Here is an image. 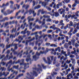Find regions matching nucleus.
<instances>
[{
  "instance_id": "53",
  "label": "nucleus",
  "mask_w": 79,
  "mask_h": 79,
  "mask_svg": "<svg viewBox=\"0 0 79 79\" xmlns=\"http://www.w3.org/2000/svg\"><path fill=\"white\" fill-rule=\"evenodd\" d=\"M2 47V48H3L5 47V45L3 44H0V47Z\"/></svg>"
},
{
  "instance_id": "6",
  "label": "nucleus",
  "mask_w": 79,
  "mask_h": 79,
  "mask_svg": "<svg viewBox=\"0 0 79 79\" xmlns=\"http://www.w3.org/2000/svg\"><path fill=\"white\" fill-rule=\"evenodd\" d=\"M65 9H63L61 8V9H60L58 10V12L60 13V15H62L63 13H64V12H65Z\"/></svg>"
},
{
  "instance_id": "37",
  "label": "nucleus",
  "mask_w": 79,
  "mask_h": 79,
  "mask_svg": "<svg viewBox=\"0 0 79 79\" xmlns=\"http://www.w3.org/2000/svg\"><path fill=\"white\" fill-rule=\"evenodd\" d=\"M46 8L47 9V10H48V11H51L52 10V8L46 6Z\"/></svg>"
},
{
  "instance_id": "12",
  "label": "nucleus",
  "mask_w": 79,
  "mask_h": 79,
  "mask_svg": "<svg viewBox=\"0 0 79 79\" xmlns=\"http://www.w3.org/2000/svg\"><path fill=\"white\" fill-rule=\"evenodd\" d=\"M45 53V51H40V53H38V52H36V55H37V56H40V54H44Z\"/></svg>"
},
{
  "instance_id": "35",
  "label": "nucleus",
  "mask_w": 79,
  "mask_h": 79,
  "mask_svg": "<svg viewBox=\"0 0 79 79\" xmlns=\"http://www.w3.org/2000/svg\"><path fill=\"white\" fill-rule=\"evenodd\" d=\"M23 51L22 50L21 52L19 53L18 54V56H19V55L20 58H21V56H22V53H23Z\"/></svg>"
},
{
  "instance_id": "18",
  "label": "nucleus",
  "mask_w": 79,
  "mask_h": 79,
  "mask_svg": "<svg viewBox=\"0 0 79 79\" xmlns=\"http://www.w3.org/2000/svg\"><path fill=\"white\" fill-rule=\"evenodd\" d=\"M61 54L64 55L65 56H67V54H66V52L65 51H64V50H62L61 51Z\"/></svg>"
},
{
  "instance_id": "32",
  "label": "nucleus",
  "mask_w": 79,
  "mask_h": 79,
  "mask_svg": "<svg viewBox=\"0 0 79 79\" xmlns=\"http://www.w3.org/2000/svg\"><path fill=\"white\" fill-rule=\"evenodd\" d=\"M3 61H6V60H5V57H4V59H2V62H1V64H2V66H4L5 64V63L4 62H3Z\"/></svg>"
},
{
  "instance_id": "36",
  "label": "nucleus",
  "mask_w": 79,
  "mask_h": 79,
  "mask_svg": "<svg viewBox=\"0 0 79 79\" xmlns=\"http://www.w3.org/2000/svg\"><path fill=\"white\" fill-rule=\"evenodd\" d=\"M19 67V65H18L17 66H15V65H14L13 66V69H17Z\"/></svg>"
},
{
  "instance_id": "11",
  "label": "nucleus",
  "mask_w": 79,
  "mask_h": 79,
  "mask_svg": "<svg viewBox=\"0 0 79 79\" xmlns=\"http://www.w3.org/2000/svg\"><path fill=\"white\" fill-rule=\"evenodd\" d=\"M70 60L72 61V64H73V66H75V64H76V60H75V59L71 58Z\"/></svg>"
},
{
  "instance_id": "60",
  "label": "nucleus",
  "mask_w": 79,
  "mask_h": 79,
  "mask_svg": "<svg viewBox=\"0 0 79 79\" xmlns=\"http://www.w3.org/2000/svg\"><path fill=\"white\" fill-rule=\"evenodd\" d=\"M71 41L72 43H74L76 41V40L74 39H73V40H71Z\"/></svg>"
},
{
  "instance_id": "20",
  "label": "nucleus",
  "mask_w": 79,
  "mask_h": 79,
  "mask_svg": "<svg viewBox=\"0 0 79 79\" xmlns=\"http://www.w3.org/2000/svg\"><path fill=\"white\" fill-rule=\"evenodd\" d=\"M10 68H11V65H9L8 66V68L7 69V71H9V72H10V71L13 69L12 68H11L10 69Z\"/></svg>"
},
{
  "instance_id": "4",
  "label": "nucleus",
  "mask_w": 79,
  "mask_h": 79,
  "mask_svg": "<svg viewBox=\"0 0 79 79\" xmlns=\"http://www.w3.org/2000/svg\"><path fill=\"white\" fill-rule=\"evenodd\" d=\"M10 74V73L9 72H6V73L5 72H3V73L2 74V72H1L0 73V77H1L2 76V75H3L5 76V77H6L8 75Z\"/></svg>"
},
{
  "instance_id": "27",
  "label": "nucleus",
  "mask_w": 79,
  "mask_h": 79,
  "mask_svg": "<svg viewBox=\"0 0 79 79\" xmlns=\"http://www.w3.org/2000/svg\"><path fill=\"white\" fill-rule=\"evenodd\" d=\"M6 70V69L4 67H1L0 69V71L1 70L2 71H5Z\"/></svg>"
},
{
  "instance_id": "28",
  "label": "nucleus",
  "mask_w": 79,
  "mask_h": 79,
  "mask_svg": "<svg viewBox=\"0 0 79 79\" xmlns=\"http://www.w3.org/2000/svg\"><path fill=\"white\" fill-rule=\"evenodd\" d=\"M54 14L56 17H57V16H59V13L57 12H54Z\"/></svg>"
},
{
  "instance_id": "43",
  "label": "nucleus",
  "mask_w": 79,
  "mask_h": 79,
  "mask_svg": "<svg viewBox=\"0 0 79 79\" xmlns=\"http://www.w3.org/2000/svg\"><path fill=\"white\" fill-rule=\"evenodd\" d=\"M53 23H55V24H58V23H59V21L58 20L56 21L55 20H53Z\"/></svg>"
},
{
  "instance_id": "24",
  "label": "nucleus",
  "mask_w": 79,
  "mask_h": 79,
  "mask_svg": "<svg viewBox=\"0 0 79 79\" xmlns=\"http://www.w3.org/2000/svg\"><path fill=\"white\" fill-rule=\"evenodd\" d=\"M33 23L32 22L30 23H29V29L30 30H31V29H32V25Z\"/></svg>"
},
{
  "instance_id": "30",
  "label": "nucleus",
  "mask_w": 79,
  "mask_h": 79,
  "mask_svg": "<svg viewBox=\"0 0 79 79\" xmlns=\"http://www.w3.org/2000/svg\"><path fill=\"white\" fill-rule=\"evenodd\" d=\"M20 62V61L19 60H18V61L17 62H15V61H14L12 63V64H14L15 63V64H18V63H19Z\"/></svg>"
},
{
  "instance_id": "44",
  "label": "nucleus",
  "mask_w": 79,
  "mask_h": 79,
  "mask_svg": "<svg viewBox=\"0 0 79 79\" xmlns=\"http://www.w3.org/2000/svg\"><path fill=\"white\" fill-rule=\"evenodd\" d=\"M75 3L77 5V4H79V0H75L74 1Z\"/></svg>"
},
{
  "instance_id": "64",
  "label": "nucleus",
  "mask_w": 79,
  "mask_h": 79,
  "mask_svg": "<svg viewBox=\"0 0 79 79\" xmlns=\"http://www.w3.org/2000/svg\"><path fill=\"white\" fill-rule=\"evenodd\" d=\"M45 45L46 46H50V43H46Z\"/></svg>"
},
{
  "instance_id": "39",
  "label": "nucleus",
  "mask_w": 79,
  "mask_h": 79,
  "mask_svg": "<svg viewBox=\"0 0 79 79\" xmlns=\"http://www.w3.org/2000/svg\"><path fill=\"white\" fill-rule=\"evenodd\" d=\"M74 72H75V71L74 70H73L71 72V73L72 74H73V76H74L76 75V73Z\"/></svg>"
},
{
  "instance_id": "34",
  "label": "nucleus",
  "mask_w": 79,
  "mask_h": 79,
  "mask_svg": "<svg viewBox=\"0 0 79 79\" xmlns=\"http://www.w3.org/2000/svg\"><path fill=\"white\" fill-rule=\"evenodd\" d=\"M40 12L41 13V14L42 15H44L45 14V13H46L47 12L46 11H44V9H42L41 10Z\"/></svg>"
},
{
  "instance_id": "2",
  "label": "nucleus",
  "mask_w": 79,
  "mask_h": 79,
  "mask_svg": "<svg viewBox=\"0 0 79 79\" xmlns=\"http://www.w3.org/2000/svg\"><path fill=\"white\" fill-rule=\"evenodd\" d=\"M50 58H51V60H50ZM50 57H47V61H46V60H45V58H43V60H44V61L45 62V63H47L48 64H51V63H52V61L54 59V60L53 61V64H56V66H57V67H58V66H60V64H56V60L57 58L56 57H54L53 56H50Z\"/></svg>"
},
{
  "instance_id": "48",
  "label": "nucleus",
  "mask_w": 79,
  "mask_h": 79,
  "mask_svg": "<svg viewBox=\"0 0 79 79\" xmlns=\"http://www.w3.org/2000/svg\"><path fill=\"white\" fill-rule=\"evenodd\" d=\"M51 47H57V45L54 44H52L50 45Z\"/></svg>"
},
{
  "instance_id": "38",
  "label": "nucleus",
  "mask_w": 79,
  "mask_h": 79,
  "mask_svg": "<svg viewBox=\"0 0 79 79\" xmlns=\"http://www.w3.org/2000/svg\"><path fill=\"white\" fill-rule=\"evenodd\" d=\"M14 47H15L14 49L15 50H16L18 48V47H17V44H14L13 45Z\"/></svg>"
},
{
  "instance_id": "46",
  "label": "nucleus",
  "mask_w": 79,
  "mask_h": 79,
  "mask_svg": "<svg viewBox=\"0 0 79 79\" xmlns=\"http://www.w3.org/2000/svg\"><path fill=\"white\" fill-rule=\"evenodd\" d=\"M77 29H75L73 32V34H75L77 32Z\"/></svg>"
},
{
  "instance_id": "47",
  "label": "nucleus",
  "mask_w": 79,
  "mask_h": 79,
  "mask_svg": "<svg viewBox=\"0 0 79 79\" xmlns=\"http://www.w3.org/2000/svg\"><path fill=\"white\" fill-rule=\"evenodd\" d=\"M45 19H43V23L42 24V26H43L44 24H45Z\"/></svg>"
},
{
  "instance_id": "58",
  "label": "nucleus",
  "mask_w": 79,
  "mask_h": 79,
  "mask_svg": "<svg viewBox=\"0 0 79 79\" xmlns=\"http://www.w3.org/2000/svg\"><path fill=\"white\" fill-rule=\"evenodd\" d=\"M28 12H29V15H31V14H32V10L30 9L29 10V11H28Z\"/></svg>"
},
{
  "instance_id": "49",
  "label": "nucleus",
  "mask_w": 79,
  "mask_h": 79,
  "mask_svg": "<svg viewBox=\"0 0 79 79\" xmlns=\"http://www.w3.org/2000/svg\"><path fill=\"white\" fill-rule=\"evenodd\" d=\"M5 18H3L2 20H0V23H2V22H5Z\"/></svg>"
},
{
  "instance_id": "16",
  "label": "nucleus",
  "mask_w": 79,
  "mask_h": 79,
  "mask_svg": "<svg viewBox=\"0 0 79 79\" xmlns=\"http://www.w3.org/2000/svg\"><path fill=\"white\" fill-rule=\"evenodd\" d=\"M22 7L24 8L26 10H27V8H29V6L28 5H25V4H23L22 6Z\"/></svg>"
},
{
  "instance_id": "19",
  "label": "nucleus",
  "mask_w": 79,
  "mask_h": 79,
  "mask_svg": "<svg viewBox=\"0 0 79 79\" xmlns=\"http://www.w3.org/2000/svg\"><path fill=\"white\" fill-rule=\"evenodd\" d=\"M67 78L70 77L71 79H72L73 77V76L71 73H70L67 76Z\"/></svg>"
},
{
  "instance_id": "9",
  "label": "nucleus",
  "mask_w": 79,
  "mask_h": 79,
  "mask_svg": "<svg viewBox=\"0 0 79 79\" xmlns=\"http://www.w3.org/2000/svg\"><path fill=\"white\" fill-rule=\"evenodd\" d=\"M26 61L27 62H28L29 61H31V55H29L27 56V58L26 59Z\"/></svg>"
},
{
  "instance_id": "17",
  "label": "nucleus",
  "mask_w": 79,
  "mask_h": 79,
  "mask_svg": "<svg viewBox=\"0 0 79 79\" xmlns=\"http://www.w3.org/2000/svg\"><path fill=\"white\" fill-rule=\"evenodd\" d=\"M42 26L43 27H45V26H43L42 25H41L40 27H39V25H36L35 26V28H36V29H42Z\"/></svg>"
},
{
  "instance_id": "10",
  "label": "nucleus",
  "mask_w": 79,
  "mask_h": 79,
  "mask_svg": "<svg viewBox=\"0 0 79 79\" xmlns=\"http://www.w3.org/2000/svg\"><path fill=\"white\" fill-rule=\"evenodd\" d=\"M31 18H32V16H29L28 18H27V19H28V23H30V21H34V19L32 18L31 19Z\"/></svg>"
},
{
  "instance_id": "23",
  "label": "nucleus",
  "mask_w": 79,
  "mask_h": 79,
  "mask_svg": "<svg viewBox=\"0 0 79 79\" xmlns=\"http://www.w3.org/2000/svg\"><path fill=\"white\" fill-rule=\"evenodd\" d=\"M16 33L15 34V35H12V34H10V39H13V38H15V37H16Z\"/></svg>"
},
{
  "instance_id": "62",
  "label": "nucleus",
  "mask_w": 79,
  "mask_h": 79,
  "mask_svg": "<svg viewBox=\"0 0 79 79\" xmlns=\"http://www.w3.org/2000/svg\"><path fill=\"white\" fill-rule=\"evenodd\" d=\"M13 74H11L9 77H8L7 79H11V76H12Z\"/></svg>"
},
{
  "instance_id": "41",
  "label": "nucleus",
  "mask_w": 79,
  "mask_h": 79,
  "mask_svg": "<svg viewBox=\"0 0 79 79\" xmlns=\"http://www.w3.org/2000/svg\"><path fill=\"white\" fill-rule=\"evenodd\" d=\"M20 28L23 30L25 28V26H23V24H22L20 27Z\"/></svg>"
},
{
  "instance_id": "42",
  "label": "nucleus",
  "mask_w": 79,
  "mask_h": 79,
  "mask_svg": "<svg viewBox=\"0 0 79 79\" xmlns=\"http://www.w3.org/2000/svg\"><path fill=\"white\" fill-rule=\"evenodd\" d=\"M20 12H21V10H19L18 12H17L16 13V14L15 15V18H16V17L17 16V15H18V14H19V13H20Z\"/></svg>"
},
{
  "instance_id": "5",
  "label": "nucleus",
  "mask_w": 79,
  "mask_h": 79,
  "mask_svg": "<svg viewBox=\"0 0 79 79\" xmlns=\"http://www.w3.org/2000/svg\"><path fill=\"white\" fill-rule=\"evenodd\" d=\"M64 63V61H62V65H61V67H62V68H64L65 69H66L68 68V65H66V64L65 63L64 64V65L63 64Z\"/></svg>"
},
{
  "instance_id": "59",
  "label": "nucleus",
  "mask_w": 79,
  "mask_h": 79,
  "mask_svg": "<svg viewBox=\"0 0 79 79\" xmlns=\"http://www.w3.org/2000/svg\"><path fill=\"white\" fill-rule=\"evenodd\" d=\"M70 58H74L75 56L74 55H73L72 54H71L69 55Z\"/></svg>"
},
{
  "instance_id": "33",
  "label": "nucleus",
  "mask_w": 79,
  "mask_h": 79,
  "mask_svg": "<svg viewBox=\"0 0 79 79\" xmlns=\"http://www.w3.org/2000/svg\"><path fill=\"white\" fill-rule=\"evenodd\" d=\"M64 47L66 48H68V44L67 43H65L64 45Z\"/></svg>"
},
{
  "instance_id": "50",
  "label": "nucleus",
  "mask_w": 79,
  "mask_h": 79,
  "mask_svg": "<svg viewBox=\"0 0 79 79\" xmlns=\"http://www.w3.org/2000/svg\"><path fill=\"white\" fill-rule=\"evenodd\" d=\"M16 6L17 9H19V7L20 6V5L19 4L18 5L17 4H16Z\"/></svg>"
},
{
  "instance_id": "29",
  "label": "nucleus",
  "mask_w": 79,
  "mask_h": 79,
  "mask_svg": "<svg viewBox=\"0 0 79 79\" xmlns=\"http://www.w3.org/2000/svg\"><path fill=\"white\" fill-rule=\"evenodd\" d=\"M16 27H15V28H14L10 31L11 33H13V32H16Z\"/></svg>"
},
{
  "instance_id": "26",
  "label": "nucleus",
  "mask_w": 79,
  "mask_h": 79,
  "mask_svg": "<svg viewBox=\"0 0 79 79\" xmlns=\"http://www.w3.org/2000/svg\"><path fill=\"white\" fill-rule=\"evenodd\" d=\"M39 57H36V55H35L34 56H33V58L34 60L35 61H36V60H37L38 58H39Z\"/></svg>"
},
{
  "instance_id": "52",
  "label": "nucleus",
  "mask_w": 79,
  "mask_h": 79,
  "mask_svg": "<svg viewBox=\"0 0 79 79\" xmlns=\"http://www.w3.org/2000/svg\"><path fill=\"white\" fill-rule=\"evenodd\" d=\"M54 4H55V2H52V4H50L49 6L50 7H52V6H53V5H54Z\"/></svg>"
},
{
  "instance_id": "1",
  "label": "nucleus",
  "mask_w": 79,
  "mask_h": 79,
  "mask_svg": "<svg viewBox=\"0 0 79 79\" xmlns=\"http://www.w3.org/2000/svg\"><path fill=\"white\" fill-rule=\"evenodd\" d=\"M38 67L39 68L33 69V71L31 72L30 73V74L29 73H27V75L26 76V78L27 79H34V78L32 77L33 76H37V72H36L35 71H36L37 72H40V71H42V67L39 64L38 65Z\"/></svg>"
},
{
  "instance_id": "57",
  "label": "nucleus",
  "mask_w": 79,
  "mask_h": 79,
  "mask_svg": "<svg viewBox=\"0 0 79 79\" xmlns=\"http://www.w3.org/2000/svg\"><path fill=\"white\" fill-rule=\"evenodd\" d=\"M24 67H23L24 69H26V68H27V67H26V64H24Z\"/></svg>"
},
{
  "instance_id": "8",
  "label": "nucleus",
  "mask_w": 79,
  "mask_h": 79,
  "mask_svg": "<svg viewBox=\"0 0 79 79\" xmlns=\"http://www.w3.org/2000/svg\"><path fill=\"white\" fill-rule=\"evenodd\" d=\"M10 53V50H7V52H6V53L7 54L6 56V57H4L5 61V60H8V54Z\"/></svg>"
},
{
  "instance_id": "25",
  "label": "nucleus",
  "mask_w": 79,
  "mask_h": 79,
  "mask_svg": "<svg viewBox=\"0 0 79 79\" xmlns=\"http://www.w3.org/2000/svg\"><path fill=\"white\" fill-rule=\"evenodd\" d=\"M61 48L60 47H58L57 48H56L55 49V51H58V50L59 52H61Z\"/></svg>"
},
{
  "instance_id": "61",
  "label": "nucleus",
  "mask_w": 79,
  "mask_h": 79,
  "mask_svg": "<svg viewBox=\"0 0 79 79\" xmlns=\"http://www.w3.org/2000/svg\"><path fill=\"white\" fill-rule=\"evenodd\" d=\"M27 35H30V34H31V31H27Z\"/></svg>"
},
{
  "instance_id": "3",
  "label": "nucleus",
  "mask_w": 79,
  "mask_h": 79,
  "mask_svg": "<svg viewBox=\"0 0 79 79\" xmlns=\"http://www.w3.org/2000/svg\"><path fill=\"white\" fill-rule=\"evenodd\" d=\"M5 10H6V7L4 8L3 9H2L1 10V13H3L4 16H7L8 15H10V14L13 11L12 10L10 11V9H8L6 10V12L5 11Z\"/></svg>"
},
{
  "instance_id": "40",
  "label": "nucleus",
  "mask_w": 79,
  "mask_h": 79,
  "mask_svg": "<svg viewBox=\"0 0 79 79\" xmlns=\"http://www.w3.org/2000/svg\"><path fill=\"white\" fill-rule=\"evenodd\" d=\"M52 32H53V30H50L47 31V33H48V34H50V33H51Z\"/></svg>"
},
{
  "instance_id": "13",
  "label": "nucleus",
  "mask_w": 79,
  "mask_h": 79,
  "mask_svg": "<svg viewBox=\"0 0 79 79\" xmlns=\"http://www.w3.org/2000/svg\"><path fill=\"white\" fill-rule=\"evenodd\" d=\"M9 5V2H7L6 4L5 5V4H3L2 6H1V8H6V7H5V6H8Z\"/></svg>"
},
{
  "instance_id": "56",
  "label": "nucleus",
  "mask_w": 79,
  "mask_h": 79,
  "mask_svg": "<svg viewBox=\"0 0 79 79\" xmlns=\"http://www.w3.org/2000/svg\"><path fill=\"white\" fill-rule=\"evenodd\" d=\"M13 52L14 53V55H17V54L18 52H16L15 51V50H13Z\"/></svg>"
},
{
  "instance_id": "22",
  "label": "nucleus",
  "mask_w": 79,
  "mask_h": 79,
  "mask_svg": "<svg viewBox=\"0 0 79 79\" xmlns=\"http://www.w3.org/2000/svg\"><path fill=\"white\" fill-rule=\"evenodd\" d=\"M41 6L40 5H38L37 6H35L34 8V10H36V9H39V8H40Z\"/></svg>"
},
{
  "instance_id": "21",
  "label": "nucleus",
  "mask_w": 79,
  "mask_h": 79,
  "mask_svg": "<svg viewBox=\"0 0 79 79\" xmlns=\"http://www.w3.org/2000/svg\"><path fill=\"white\" fill-rule=\"evenodd\" d=\"M73 18H74V19H77V17L76 16V15L73 14L71 16V19H73Z\"/></svg>"
},
{
  "instance_id": "45",
  "label": "nucleus",
  "mask_w": 79,
  "mask_h": 79,
  "mask_svg": "<svg viewBox=\"0 0 79 79\" xmlns=\"http://www.w3.org/2000/svg\"><path fill=\"white\" fill-rule=\"evenodd\" d=\"M8 25V22H6V23H5V26H4V27L5 28Z\"/></svg>"
},
{
  "instance_id": "31",
  "label": "nucleus",
  "mask_w": 79,
  "mask_h": 79,
  "mask_svg": "<svg viewBox=\"0 0 79 79\" xmlns=\"http://www.w3.org/2000/svg\"><path fill=\"white\" fill-rule=\"evenodd\" d=\"M13 46V44H12L11 45V44H9V45H8V44H7L6 45V48H10V47H12Z\"/></svg>"
},
{
  "instance_id": "14",
  "label": "nucleus",
  "mask_w": 79,
  "mask_h": 79,
  "mask_svg": "<svg viewBox=\"0 0 79 79\" xmlns=\"http://www.w3.org/2000/svg\"><path fill=\"white\" fill-rule=\"evenodd\" d=\"M46 1H47V2H43L41 3V5L43 6H45L48 3V1H47V0H46Z\"/></svg>"
},
{
  "instance_id": "15",
  "label": "nucleus",
  "mask_w": 79,
  "mask_h": 79,
  "mask_svg": "<svg viewBox=\"0 0 79 79\" xmlns=\"http://www.w3.org/2000/svg\"><path fill=\"white\" fill-rule=\"evenodd\" d=\"M56 26V25L55 24H53L52 26L50 27V28L52 29L53 30H56L57 29V28L55 27Z\"/></svg>"
},
{
  "instance_id": "54",
  "label": "nucleus",
  "mask_w": 79,
  "mask_h": 79,
  "mask_svg": "<svg viewBox=\"0 0 79 79\" xmlns=\"http://www.w3.org/2000/svg\"><path fill=\"white\" fill-rule=\"evenodd\" d=\"M41 66H42V67H43V69H46V67L47 66H44V64H41Z\"/></svg>"
},
{
  "instance_id": "7",
  "label": "nucleus",
  "mask_w": 79,
  "mask_h": 79,
  "mask_svg": "<svg viewBox=\"0 0 79 79\" xmlns=\"http://www.w3.org/2000/svg\"><path fill=\"white\" fill-rule=\"evenodd\" d=\"M18 39L19 40H18L17 39H16L15 41H16L17 42L19 41V43H20L21 40H23V38H22V36H19Z\"/></svg>"
},
{
  "instance_id": "55",
  "label": "nucleus",
  "mask_w": 79,
  "mask_h": 79,
  "mask_svg": "<svg viewBox=\"0 0 79 79\" xmlns=\"http://www.w3.org/2000/svg\"><path fill=\"white\" fill-rule=\"evenodd\" d=\"M40 11H41V10H39L38 11V13L37 14V15L38 16H39L40 15Z\"/></svg>"
},
{
  "instance_id": "51",
  "label": "nucleus",
  "mask_w": 79,
  "mask_h": 79,
  "mask_svg": "<svg viewBox=\"0 0 79 79\" xmlns=\"http://www.w3.org/2000/svg\"><path fill=\"white\" fill-rule=\"evenodd\" d=\"M73 22L70 21V24H69V26H73Z\"/></svg>"
},
{
  "instance_id": "63",
  "label": "nucleus",
  "mask_w": 79,
  "mask_h": 79,
  "mask_svg": "<svg viewBox=\"0 0 79 79\" xmlns=\"http://www.w3.org/2000/svg\"><path fill=\"white\" fill-rule=\"evenodd\" d=\"M20 34H26V32L24 31H22L21 33Z\"/></svg>"
}]
</instances>
